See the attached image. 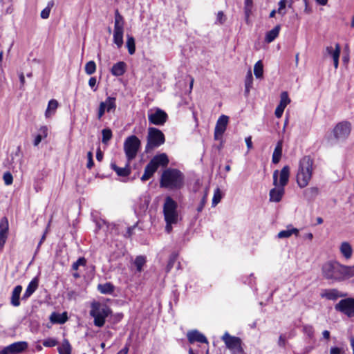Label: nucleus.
<instances>
[{
  "mask_svg": "<svg viewBox=\"0 0 354 354\" xmlns=\"http://www.w3.org/2000/svg\"><path fill=\"white\" fill-rule=\"evenodd\" d=\"M323 277L331 282H340L354 277V265L344 266L337 261H328L322 266Z\"/></svg>",
  "mask_w": 354,
  "mask_h": 354,
  "instance_id": "1",
  "label": "nucleus"
},
{
  "mask_svg": "<svg viewBox=\"0 0 354 354\" xmlns=\"http://www.w3.org/2000/svg\"><path fill=\"white\" fill-rule=\"evenodd\" d=\"M185 176L177 169L167 168L163 171L160 179V187L180 189L184 186Z\"/></svg>",
  "mask_w": 354,
  "mask_h": 354,
  "instance_id": "2",
  "label": "nucleus"
},
{
  "mask_svg": "<svg viewBox=\"0 0 354 354\" xmlns=\"http://www.w3.org/2000/svg\"><path fill=\"white\" fill-rule=\"evenodd\" d=\"M314 170V160L309 156H304L299 162L296 176L297 183L300 188L306 187L310 181Z\"/></svg>",
  "mask_w": 354,
  "mask_h": 354,
  "instance_id": "3",
  "label": "nucleus"
},
{
  "mask_svg": "<svg viewBox=\"0 0 354 354\" xmlns=\"http://www.w3.org/2000/svg\"><path fill=\"white\" fill-rule=\"evenodd\" d=\"M112 313V310L106 304L99 301H93L91 304L89 315L93 318V324L95 326L101 328L106 319Z\"/></svg>",
  "mask_w": 354,
  "mask_h": 354,
  "instance_id": "4",
  "label": "nucleus"
},
{
  "mask_svg": "<svg viewBox=\"0 0 354 354\" xmlns=\"http://www.w3.org/2000/svg\"><path fill=\"white\" fill-rule=\"evenodd\" d=\"M147 140V142L145 146V152L149 153L164 144L165 138L160 130L155 127H149L148 129Z\"/></svg>",
  "mask_w": 354,
  "mask_h": 354,
  "instance_id": "5",
  "label": "nucleus"
},
{
  "mask_svg": "<svg viewBox=\"0 0 354 354\" xmlns=\"http://www.w3.org/2000/svg\"><path fill=\"white\" fill-rule=\"evenodd\" d=\"M140 145V140L134 135L130 136L125 139L124 142V151L129 162L136 157Z\"/></svg>",
  "mask_w": 354,
  "mask_h": 354,
  "instance_id": "6",
  "label": "nucleus"
},
{
  "mask_svg": "<svg viewBox=\"0 0 354 354\" xmlns=\"http://www.w3.org/2000/svg\"><path fill=\"white\" fill-rule=\"evenodd\" d=\"M124 20L118 10L115 12L114 30H113V42L118 48L123 45Z\"/></svg>",
  "mask_w": 354,
  "mask_h": 354,
  "instance_id": "7",
  "label": "nucleus"
},
{
  "mask_svg": "<svg viewBox=\"0 0 354 354\" xmlns=\"http://www.w3.org/2000/svg\"><path fill=\"white\" fill-rule=\"evenodd\" d=\"M221 339L224 342L226 347L230 350L232 354H245L241 338L232 336L227 332H225Z\"/></svg>",
  "mask_w": 354,
  "mask_h": 354,
  "instance_id": "8",
  "label": "nucleus"
},
{
  "mask_svg": "<svg viewBox=\"0 0 354 354\" xmlns=\"http://www.w3.org/2000/svg\"><path fill=\"white\" fill-rule=\"evenodd\" d=\"M177 203L170 196H167L163 205V213L165 220L169 221H178Z\"/></svg>",
  "mask_w": 354,
  "mask_h": 354,
  "instance_id": "9",
  "label": "nucleus"
},
{
  "mask_svg": "<svg viewBox=\"0 0 354 354\" xmlns=\"http://www.w3.org/2000/svg\"><path fill=\"white\" fill-rule=\"evenodd\" d=\"M351 124L348 121H342L337 123L333 130V134L337 140H345L351 133Z\"/></svg>",
  "mask_w": 354,
  "mask_h": 354,
  "instance_id": "10",
  "label": "nucleus"
},
{
  "mask_svg": "<svg viewBox=\"0 0 354 354\" xmlns=\"http://www.w3.org/2000/svg\"><path fill=\"white\" fill-rule=\"evenodd\" d=\"M290 167L284 166L280 171L275 170L273 172V185L275 187L279 186L284 187L289 181Z\"/></svg>",
  "mask_w": 354,
  "mask_h": 354,
  "instance_id": "11",
  "label": "nucleus"
},
{
  "mask_svg": "<svg viewBox=\"0 0 354 354\" xmlns=\"http://www.w3.org/2000/svg\"><path fill=\"white\" fill-rule=\"evenodd\" d=\"M335 309L348 317H354V298L348 297L340 300L335 304Z\"/></svg>",
  "mask_w": 354,
  "mask_h": 354,
  "instance_id": "12",
  "label": "nucleus"
},
{
  "mask_svg": "<svg viewBox=\"0 0 354 354\" xmlns=\"http://www.w3.org/2000/svg\"><path fill=\"white\" fill-rule=\"evenodd\" d=\"M27 348L28 343L26 342H17L4 347L0 351V354H19Z\"/></svg>",
  "mask_w": 354,
  "mask_h": 354,
  "instance_id": "13",
  "label": "nucleus"
},
{
  "mask_svg": "<svg viewBox=\"0 0 354 354\" xmlns=\"http://www.w3.org/2000/svg\"><path fill=\"white\" fill-rule=\"evenodd\" d=\"M148 119L151 124L155 125H162L167 120V114L160 109L151 111L148 113Z\"/></svg>",
  "mask_w": 354,
  "mask_h": 354,
  "instance_id": "14",
  "label": "nucleus"
},
{
  "mask_svg": "<svg viewBox=\"0 0 354 354\" xmlns=\"http://www.w3.org/2000/svg\"><path fill=\"white\" fill-rule=\"evenodd\" d=\"M229 118L225 115H222L218 118L214 129L215 140H218L222 138V136L226 130Z\"/></svg>",
  "mask_w": 354,
  "mask_h": 354,
  "instance_id": "15",
  "label": "nucleus"
},
{
  "mask_svg": "<svg viewBox=\"0 0 354 354\" xmlns=\"http://www.w3.org/2000/svg\"><path fill=\"white\" fill-rule=\"evenodd\" d=\"M8 221L6 217H3L0 220V252L3 250L8 239Z\"/></svg>",
  "mask_w": 354,
  "mask_h": 354,
  "instance_id": "16",
  "label": "nucleus"
},
{
  "mask_svg": "<svg viewBox=\"0 0 354 354\" xmlns=\"http://www.w3.org/2000/svg\"><path fill=\"white\" fill-rule=\"evenodd\" d=\"M187 337L190 344H193L194 342L208 343L205 335L197 330L188 331L187 333Z\"/></svg>",
  "mask_w": 354,
  "mask_h": 354,
  "instance_id": "17",
  "label": "nucleus"
},
{
  "mask_svg": "<svg viewBox=\"0 0 354 354\" xmlns=\"http://www.w3.org/2000/svg\"><path fill=\"white\" fill-rule=\"evenodd\" d=\"M284 193L285 189L283 187L277 186L271 189L269 193L270 201L271 202L279 203L281 201Z\"/></svg>",
  "mask_w": 354,
  "mask_h": 354,
  "instance_id": "18",
  "label": "nucleus"
},
{
  "mask_svg": "<svg viewBox=\"0 0 354 354\" xmlns=\"http://www.w3.org/2000/svg\"><path fill=\"white\" fill-rule=\"evenodd\" d=\"M39 285V280L37 278H34L28 285L25 292L22 296L23 300L28 299L37 289Z\"/></svg>",
  "mask_w": 354,
  "mask_h": 354,
  "instance_id": "19",
  "label": "nucleus"
},
{
  "mask_svg": "<svg viewBox=\"0 0 354 354\" xmlns=\"http://www.w3.org/2000/svg\"><path fill=\"white\" fill-rule=\"evenodd\" d=\"M49 319L52 324H63L68 320L67 313L64 312L60 314L53 312L50 315Z\"/></svg>",
  "mask_w": 354,
  "mask_h": 354,
  "instance_id": "20",
  "label": "nucleus"
},
{
  "mask_svg": "<svg viewBox=\"0 0 354 354\" xmlns=\"http://www.w3.org/2000/svg\"><path fill=\"white\" fill-rule=\"evenodd\" d=\"M22 291V286L18 285L15 286L12 292L10 297V304L15 307L20 306V295Z\"/></svg>",
  "mask_w": 354,
  "mask_h": 354,
  "instance_id": "21",
  "label": "nucleus"
},
{
  "mask_svg": "<svg viewBox=\"0 0 354 354\" xmlns=\"http://www.w3.org/2000/svg\"><path fill=\"white\" fill-rule=\"evenodd\" d=\"M153 165L158 169L160 166L165 167L169 163V159L165 153H160L155 156L150 160Z\"/></svg>",
  "mask_w": 354,
  "mask_h": 354,
  "instance_id": "22",
  "label": "nucleus"
},
{
  "mask_svg": "<svg viewBox=\"0 0 354 354\" xmlns=\"http://www.w3.org/2000/svg\"><path fill=\"white\" fill-rule=\"evenodd\" d=\"M339 251L346 259H350L353 252L351 245L347 241H344L341 243Z\"/></svg>",
  "mask_w": 354,
  "mask_h": 354,
  "instance_id": "23",
  "label": "nucleus"
},
{
  "mask_svg": "<svg viewBox=\"0 0 354 354\" xmlns=\"http://www.w3.org/2000/svg\"><path fill=\"white\" fill-rule=\"evenodd\" d=\"M129 164H130V162H129L127 161V163L125 165V167H119L116 165V164L115 162H111V168L113 170H114L119 176L125 177V176H128L131 173V170L129 169Z\"/></svg>",
  "mask_w": 354,
  "mask_h": 354,
  "instance_id": "24",
  "label": "nucleus"
},
{
  "mask_svg": "<svg viewBox=\"0 0 354 354\" xmlns=\"http://www.w3.org/2000/svg\"><path fill=\"white\" fill-rule=\"evenodd\" d=\"M299 231L297 228L292 227V226H288L286 230L280 231L277 237L279 239H284L288 238L291 236L292 234H295L296 236H299Z\"/></svg>",
  "mask_w": 354,
  "mask_h": 354,
  "instance_id": "25",
  "label": "nucleus"
},
{
  "mask_svg": "<svg viewBox=\"0 0 354 354\" xmlns=\"http://www.w3.org/2000/svg\"><path fill=\"white\" fill-rule=\"evenodd\" d=\"M157 169H158L153 165V164L151 161H149V162L147 165V166L145 168V171L141 177V180L146 181L149 180L157 171Z\"/></svg>",
  "mask_w": 354,
  "mask_h": 354,
  "instance_id": "26",
  "label": "nucleus"
},
{
  "mask_svg": "<svg viewBox=\"0 0 354 354\" xmlns=\"http://www.w3.org/2000/svg\"><path fill=\"white\" fill-rule=\"evenodd\" d=\"M282 148H283V142L282 140L278 141L277 145L274 148V150L272 153V162L274 164H277L281 158L282 156Z\"/></svg>",
  "mask_w": 354,
  "mask_h": 354,
  "instance_id": "27",
  "label": "nucleus"
},
{
  "mask_svg": "<svg viewBox=\"0 0 354 354\" xmlns=\"http://www.w3.org/2000/svg\"><path fill=\"white\" fill-rule=\"evenodd\" d=\"M126 71V64L124 62H119L115 64L111 68V73L114 76H121Z\"/></svg>",
  "mask_w": 354,
  "mask_h": 354,
  "instance_id": "28",
  "label": "nucleus"
},
{
  "mask_svg": "<svg viewBox=\"0 0 354 354\" xmlns=\"http://www.w3.org/2000/svg\"><path fill=\"white\" fill-rule=\"evenodd\" d=\"M344 296L345 295L344 294H339V292L337 289L326 290L325 292L322 294V297H325L329 300H335L338 297Z\"/></svg>",
  "mask_w": 354,
  "mask_h": 354,
  "instance_id": "29",
  "label": "nucleus"
},
{
  "mask_svg": "<svg viewBox=\"0 0 354 354\" xmlns=\"http://www.w3.org/2000/svg\"><path fill=\"white\" fill-rule=\"evenodd\" d=\"M58 102L56 100L52 99L48 102V107L45 112L46 118H50L53 115L55 114L56 109L58 107Z\"/></svg>",
  "mask_w": 354,
  "mask_h": 354,
  "instance_id": "30",
  "label": "nucleus"
},
{
  "mask_svg": "<svg viewBox=\"0 0 354 354\" xmlns=\"http://www.w3.org/2000/svg\"><path fill=\"white\" fill-rule=\"evenodd\" d=\"M280 29V25H277L271 30L268 31L266 35V41L268 43H271L272 41H273L278 37Z\"/></svg>",
  "mask_w": 354,
  "mask_h": 354,
  "instance_id": "31",
  "label": "nucleus"
},
{
  "mask_svg": "<svg viewBox=\"0 0 354 354\" xmlns=\"http://www.w3.org/2000/svg\"><path fill=\"white\" fill-rule=\"evenodd\" d=\"M104 104V107L107 112L115 111L116 109V98L115 97H108L104 102H101Z\"/></svg>",
  "mask_w": 354,
  "mask_h": 354,
  "instance_id": "32",
  "label": "nucleus"
},
{
  "mask_svg": "<svg viewBox=\"0 0 354 354\" xmlns=\"http://www.w3.org/2000/svg\"><path fill=\"white\" fill-rule=\"evenodd\" d=\"M150 199L148 196L144 195L140 197L138 208L140 213L145 212L149 206Z\"/></svg>",
  "mask_w": 354,
  "mask_h": 354,
  "instance_id": "33",
  "label": "nucleus"
},
{
  "mask_svg": "<svg viewBox=\"0 0 354 354\" xmlns=\"http://www.w3.org/2000/svg\"><path fill=\"white\" fill-rule=\"evenodd\" d=\"M97 290L102 294H112L114 291V286L109 282L100 283L97 286Z\"/></svg>",
  "mask_w": 354,
  "mask_h": 354,
  "instance_id": "34",
  "label": "nucleus"
},
{
  "mask_svg": "<svg viewBox=\"0 0 354 354\" xmlns=\"http://www.w3.org/2000/svg\"><path fill=\"white\" fill-rule=\"evenodd\" d=\"M71 346L68 339H64L62 345L58 348L59 354H71Z\"/></svg>",
  "mask_w": 354,
  "mask_h": 354,
  "instance_id": "35",
  "label": "nucleus"
},
{
  "mask_svg": "<svg viewBox=\"0 0 354 354\" xmlns=\"http://www.w3.org/2000/svg\"><path fill=\"white\" fill-rule=\"evenodd\" d=\"M253 76L251 70H249L246 74L245 80V93L248 94L250 88L252 87Z\"/></svg>",
  "mask_w": 354,
  "mask_h": 354,
  "instance_id": "36",
  "label": "nucleus"
},
{
  "mask_svg": "<svg viewBox=\"0 0 354 354\" xmlns=\"http://www.w3.org/2000/svg\"><path fill=\"white\" fill-rule=\"evenodd\" d=\"M319 194V189L316 187H309L304 191V196L308 199H313Z\"/></svg>",
  "mask_w": 354,
  "mask_h": 354,
  "instance_id": "37",
  "label": "nucleus"
},
{
  "mask_svg": "<svg viewBox=\"0 0 354 354\" xmlns=\"http://www.w3.org/2000/svg\"><path fill=\"white\" fill-rule=\"evenodd\" d=\"M254 74L257 78H261L263 75V65L261 60H259L254 66Z\"/></svg>",
  "mask_w": 354,
  "mask_h": 354,
  "instance_id": "38",
  "label": "nucleus"
},
{
  "mask_svg": "<svg viewBox=\"0 0 354 354\" xmlns=\"http://www.w3.org/2000/svg\"><path fill=\"white\" fill-rule=\"evenodd\" d=\"M127 47L128 48V51L130 55H133L135 53V51H136L135 39L132 36L127 35Z\"/></svg>",
  "mask_w": 354,
  "mask_h": 354,
  "instance_id": "39",
  "label": "nucleus"
},
{
  "mask_svg": "<svg viewBox=\"0 0 354 354\" xmlns=\"http://www.w3.org/2000/svg\"><path fill=\"white\" fill-rule=\"evenodd\" d=\"M341 48L338 43L335 44V52L333 53V65L335 68H337L339 66V58L340 55Z\"/></svg>",
  "mask_w": 354,
  "mask_h": 354,
  "instance_id": "40",
  "label": "nucleus"
},
{
  "mask_svg": "<svg viewBox=\"0 0 354 354\" xmlns=\"http://www.w3.org/2000/svg\"><path fill=\"white\" fill-rule=\"evenodd\" d=\"M85 73L87 75H93L96 71V64L94 61L88 62L84 67Z\"/></svg>",
  "mask_w": 354,
  "mask_h": 354,
  "instance_id": "41",
  "label": "nucleus"
},
{
  "mask_svg": "<svg viewBox=\"0 0 354 354\" xmlns=\"http://www.w3.org/2000/svg\"><path fill=\"white\" fill-rule=\"evenodd\" d=\"M146 263V258L144 256H138L135 261L134 264L137 268L138 272H141L142 270L143 266Z\"/></svg>",
  "mask_w": 354,
  "mask_h": 354,
  "instance_id": "42",
  "label": "nucleus"
},
{
  "mask_svg": "<svg viewBox=\"0 0 354 354\" xmlns=\"http://www.w3.org/2000/svg\"><path fill=\"white\" fill-rule=\"evenodd\" d=\"M53 6H54L53 1H50L48 3L47 6L44 10H42L41 12L40 15L42 19H46L49 17L50 10L53 7Z\"/></svg>",
  "mask_w": 354,
  "mask_h": 354,
  "instance_id": "43",
  "label": "nucleus"
},
{
  "mask_svg": "<svg viewBox=\"0 0 354 354\" xmlns=\"http://www.w3.org/2000/svg\"><path fill=\"white\" fill-rule=\"evenodd\" d=\"M102 142L104 144H107L108 142L111 139L112 136H113L111 130L110 129H104L102 131Z\"/></svg>",
  "mask_w": 354,
  "mask_h": 354,
  "instance_id": "44",
  "label": "nucleus"
},
{
  "mask_svg": "<svg viewBox=\"0 0 354 354\" xmlns=\"http://www.w3.org/2000/svg\"><path fill=\"white\" fill-rule=\"evenodd\" d=\"M287 3L288 0H281L278 3L279 8L277 10V13L282 17L286 14V7L288 6Z\"/></svg>",
  "mask_w": 354,
  "mask_h": 354,
  "instance_id": "45",
  "label": "nucleus"
},
{
  "mask_svg": "<svg viewBox=\"0 0 354 354\" xmlns=\"http://www.w3.org/2000/svg\"><path fill=\"white\" fill-rule=\"evenodd\" d=\"M290 102V99L288 97V94L287 92L283 91L281 93L280 96V102L279 104L282 105L283 107H286V106Z\"/></svg>",
  "mask_w": 354,
  "mask_h": 354,
  "instance_id": "46",
  "label": "nucleus"
},
{
  "mask_svg": "<svg viewBox=\"0 0 354 354\" xmlns=\"http://www.w3.org/2000/svg\"><path fill=\"white\" fill-rule=\"evenodd\" d=\"M303 332L306 334L309 338H313L314 337V328L311 325H304L303 326Z\"/></svg>",
  "mask_w": 354,
  "mask_h": 354,
  "instance_id": "47",
  "label": "nucleus"
},
{
  "mask_svg": "<svg viewBox=\"0 0 354 354\" xmlns=\"http://www.w3.org/2000/svg\"><path fill=\"white\" fill-rule=\"evenodd\" d=\"M86 263V260L84 257H80L72 265V268L74 270H78L80 266H84Z\"/></svg>",
  "mask_w": 354,
  "mask_h": 354,
  "instance_id": "48",
  "label": "nucleus"
},
{
  "mask_svg": "<svg viewBox=\"0 0 354 354\" xmlns=\"http://www.w3.org/2000/svg\"><path fill=\"white\" fill-rule=\"evenodd\" d=\"M176 261V255L173 254L170 256L168 263L167 265V268H166L167 272H170V270L174 267V265Z\"/></svg>",
  "mask_w": 354,
  "mask_h": 354,
  "instance_id": "49",
  "label": "nucleus"
},
{
  "mask_svg": "<svg viewBox=\"0 0 354 354\" xmlns=\"http://www.w3.org/2000/svg\"><path fill=\"white\" fill-rule=\"evenodd\" d=\"M57 344V340L53 338H48L43 341V345L46 347H54Z\"/></svg>",
  "mask_w": 354,
  "mask_h": 354,
  "instance_id": "50",
  "label": "nucleus"
},
{
  "mask_svg": "<svg viewBox=\"0 0 354 354\" xmlns=\"http://www.w3.org/2000/svg\"><path fill=\"white\" fill-rule=\"evenodd\" d=\"M221 199V194L219 189H216L212 198V205L216 206Z\"/></svg>",
  "mask_w": 354,
  "mask_h": 354,
  "instance_id": "51",
  "label": "nucleus"
},
{
  "mask_svg": "<svg viewBox=\"0 0 354 354\" xmlns=\"http://www.w3.org/2000/svg\"><path fill=\"white\" fill-rule=\"evenodd\" d=\"M3 179L6 185H10L13 182V177L10 172H6L3 174Z\"/></svg>",
  "mask_w": 354,
  "mask_h": 354,
  "instance_id": "52",
  "label": "nucleus"
},
{
  "mask_svg": "<svg viewBox=\"0 0 354 354\" xmlns=\"http://www.w3.org/2000/svg\"><path fill=\"white\" fill-rule=\"evenodd\" d=\"M106 111V108L104 107V104L103 103H100L99 108L97 110V119L101 120L102 116L104 115Z\"/></svg>",
  "mask_w": 354,
  "mask_h": 354,
  "instance_id": "53",
  "label": "nucleus"
},
{
  "mask_svg": "<svg viewBox=\"0 0 354 354\" xmlns=\"http://www.w3.org/2000/svg\"><path fill=\"white\" fill-rule=\"evenodd\" d=\"M48 129L47 126H41L39 129V135L41 136L42 138H46L48 136Z\"/></svg>",
  "mask_w": 354,
  "mask_h": 354,
  "instance_id": "54",
  "label": "nucleus"
},
{
  "mask_svg": "<svg viewBox=\"0 0 354 354\" xmlns=\"http://www.w3.org/2000/svg\"><path fill=\"white\" fill-rule=\"evenodd\" d=\"M87 158H88V162L86 165V167L88 169H91L94 165V162L93 160V152L92 151H88L87 153Z\"/></svg>",
  "mask_w": 354,
  "mask_h": 354,
  "instance_id": "55",
  "label": "nucleus"
},
{
  "mask_svg": "<svg viewBox=\"0 0 354 354\" xmlns=\"http://www.w3.org/2000/svg\"><path fill=\"white\" fill-rule=\"evenodd\" d=\"M206 201H207V194H205L200 202V204L198 205V206L197 207L198 212H202V210L203 209L204 206L206 203Z\"/></svg>",
  "mask_w": 354,
  "mask_h": 354,
  "instance_id": "56",
  "label": "nucleus"
},
{
  "mask_svg": "<svg viewBox=\"0 0 354 354\" xmlns=\"http://www.w3.org/2000/svg\"><path fill=\"white\" fill-rule=\"evenodd\" d=\"M285 107L282 106V105L279 104L274 111L275 116L278 118H281L283 111H284Z\"/></svg>",
  "mask_w": 354,
  "mask_h": 354,
  "instance_id": "57",
  "label": "nucleus"
},
{
  "mask_svg": "<svg viewBox=\"0 0 354 354\" xmlns=\"http://www.w3.org/2000/svg\"><path fill=\"white\" fill-rule=\"evenodd\" d=\"M97 80L95 77H91L88 80L89 86L93 90V91H96L97 87L96 86Z\"/></svg>",
  "mask_w": 354,
  "mask_h": 354,
  "instance_id": "58",
  "label": "nucleus"
},
{
  "mask_svg": "<svg viewBox=\"0 0 354 354\" xmlns=\"http://www.w3.org/2000/svg\"><path fill=\"white\" fill-rule=\"evenodd\" d=\"M330 354H344V351L339 347H332L330 350Z\"/></svg>",
  "mask_w": 354,
  "mask_h": 354,
  "instance_id": "59",
  "label": "nucleus"
},
{
  "mask_svg": "<svg viewBox=\"0 0 354 354\" xmlns=\"http://www.w3.org/2000/svg\"><path fill=\"white\" fill-rule=\"evenodd\" d=\"M165 222H166L165 230L167 233H170L172 230L171 225L175 224L177 222H173L171 221H169V220H165Z\"/></svg>",
  "mask_w": 354,
  "mask_h": 354,
  "instance_id": "60",
  "label": "nucleus"
},
{
  "mask_svg": "<svg viewBox=\"0 0 354 354\" xmlns=\"http://www.w3.org/2000/svg\"><path fill=\"white\" fill-rule=\"evenodd\" d=\"M216 21L220 24H223L225 21V17L222 11L218 12Z\"/></svg>",
  "mask_w": 354,
  "mask_h": 354,
  "instance_id": "61",
  "label": "nucleus"
},
{
  "mask_svg": "<svg viewBox=\"0 0 354 354\" xmlns=\"http://www.w3.org/2000/svg\"><path fill=\"white\" fill-rule=\"evenodd\" d=\"M326 53L333 58V53L335 52V48L333 49L332 46H327L325 48Z\"/></svg>",
  "mask_w": 354,
  "mask_h": 354,
  "instance_id": "62",
  "label": "nucleus"
},
{
  "mask_svg": "<svg viewBox=\"0 0 354 354\" xmlns=\"http://www.w3.org/2000/svg\"><path fill=\"white\" fill-rule=\"evenodd\" d=\"M245 143H246L248 150H250L252 148V142L251 136H248V137L245 138Z\"/></svg>",
  "mask_w": 354,
  "mask_h": 354,
  "instance_id": "63",
  "label": "nucleus"
},
{
  "mask_svg": "<svg viewBox=\"0 0 354 354\" xmlns=\"http://www.w3.org/2000/svg\"><path fill=\"white\" fill-rule=\"evenodd\" d=\"M129 344L128 343L126 344L125 346L121 349L117 354H127L129 352Z\"/></svg>",
  "mask_w": 354,
  "mask_h": 354,
  "instance_id": "64",
  "label": "nucleus"
}]
</instances>
